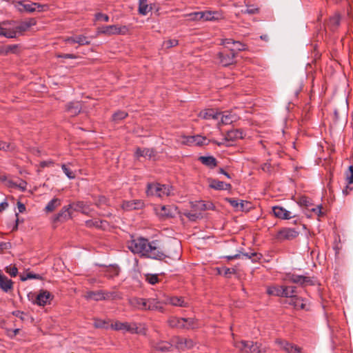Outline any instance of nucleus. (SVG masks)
Listing matches in <instances>:
<instances>
[{
	"instance_id": "61",
	"label": "nucleus",
	"mask_w": 353,
	"mask_h": 353,
	"mask_svg": "<svg viewBox=\"0 0 353 353\" xmlns=\"http://www.w3.org/2000/svg\"><path fill=\"white\" fill-rule=\"evenodd\" d=\"M28 279H41L42 277L41 276H40L39 274H33V273H28L26 274V277H21V280L22 281H25Z\"/></svg>"
},
{
	"instance_id": "15",
	"label": "nucleus",
	"mask_w": 353,
	"mask_h": 353,
	"mask_svg": "<svg viewBox=\"0 0 353 353\" xmlns=\"http://www.w3.org/2000/svg\"><path fill=\"white\" fill-rule=\"evenodd\" d=\"M288 280L294 283H299L301 285H313L312 281L310 277L292 274L288 276Z\"/></svg>"
},
{
	"instance_id": "62",
	"label": "nucleus",
	"mask_w": 353,
	"mask_h": 353,
	"mask_svg": "<svg viewBox=\"0 0 353 353\" xmlns=\"http://www.w3.org/2000/svg\"><path fill=\"white\" fill-rule=\"evenodd\" d=\"M34 3L36 4V6L34 7L36 8V11L43 12L48 9V6L46 4H40L39 3Z\"/></svg>"
},
{
	"instance_id": "56",
	"label": "nucleus",
	"mask_w": 353,
	"mask_h": 353,
	"mask_svg": "<svg viewBox=\"0 0 353 353\" xmlns=\"http://www.w3.org/2000/svg\"><path fill=\"white\" fill-rule=\"evenodd\" d=\"M177 45H178V40H176V39H169L164 42V46L167 48H170L176 46Z\"/></svg>"
},
{
	"instance_id": "3",
	"label": "nucleus",
	"mask_w": 353,
	"mask_h": 353,
	"mask_svg": "<svg viewBox=\"0 0 353 353\" xmlns=\"http://www.w3.org/2000/svg\"><path fill=\"white\" fill-rule=\"evenodd\" d=\"M110 327L117 331H125L130 334H146V329H139L137 323L120 322L117 321L110 325Z\"/></svg>"
},
{
	"instance_id": "14",
	"label": "nucleus",
	"mask_w": 353,
	"mask_h": 353,
	"mask_svg": "<svg viewBox=\"0 0 353 353\" xmlns=\"http://www.w3.org/2000/svg\"><path fill=\"white\" fill-rule=\"evenodd\" d=\"M288 280L294 283H299L301 285H313L312 281L310 277L292 274L288 276Z\"/></svg>"
},
{
	"instance_id": "16",
	"label": "nucleus",
	"mask_w": 353,
	"mask_h": 353,
	"mask_svg": "<svg viewBox=\"0 0 353 353\" xmlns=\"http://www.w3.org/2000/svg\"><path fill=\"white\" fill-rule=\"evenodd\" d=\"M244 137V132L241 129H235L227 132L223 141H235Z\"/></svg>"
},
{
	"instance_id": "49",
	"label": "nucleus",
	"mask_w": 353,
	"mask_h": 353,
	"mask_svg": "<svg viewBox=\"0 0 353 353\" xmlns=\"http://www.w3.org/2000/svg\"><path fill=\"white\" fill-rule=\"evenodd\" d=\"M128 113L124 111H118L112 115V119L114 121H119L127 117Z\"/></svg>"
},
{
	"instance_id": "5",
	"label": "nucleus",
	"mask_w": 353,
	"mask_h": 353,
	"mask_svg": "<svg viewBox=\"0 0 353 353\" xmlns=\"http://www.w3.org/2000/svg\"><path fill=\"white\" fill-rule=\"evenodd\" d=\"M236 55L234 50L232 49H225L217 54L219 64L224 67L229 66L236 63Z\"/></svg>"
},
{
	"instance_id": "43",
	"label": "nucleus",
	"mask_w": 353,
	"mask_h": 353,
	"mask_svg": "<svg viewBox=\"0 0 353 353\" xmlns=\"http://www.w3.org/2000/svg\"><path fill=\"white\" fill-rule=\"evenodd\" d=\"M185 327L184 328L187 329H194L198 325L197 321L192 318H185Z\"/></svg>"
},
{
	"instance_id": "22",
	"label": "nucleus",
	"mask_w": 353,
	"mask_h": 353,
	"mask_svg": "<svg viewBox=\"0 0 353 353\" xmlns=\"http://www.w3.org/2000/svg\"><path fill=\"white\" fill-rule=\"evenodd\" d=\"M70 207L74 211L81 212L85 214H88L90 212V206L83 201L74 202L70 204Z\"/></svg>"
},
{
	"instance_id": "2",
	"label": "nucleus",
	"mask_w": 353,
	"mask_h": 353,
	"mask_svg": "<svg viewBox=\"0 0 353 353\" xmlns=\"http://www.w3.org/2000/svg\"><path fill=\"white\" fill-rule=\"evenodd\" d=\"M233 345L241 353H266L268 349L260 343L250 341H235Z\"/></svg>"
},
{
	"instance_id": "48",
	"label": "nucleus",
	"mask_w": 353,
	"mask_h": 353,
	"mask_svg": "<svg viewBox=\"0 0 353 353\" xmlns=\"http://www.w3.org/2000/svg\"><path fill=\"white\" fill-rule=\"evenodd\" d=\"M243 255L250 259L253 262L259 261L262 257V254L257 252L245 253Z\"/></svg>"
},
{
	"instance_id": "58",
	"label": "nucleus",
	"mask_w": 353,
	"mask_h": 353,
	"mask_svg": "<svg viewBox=\"0 0 353 353\" xmlns=\"http://www.w3.org/2000/svg\"><path fill=\"white\" fill-rule=\"evenodd\" d=\"M261 169L265 172L270 173L273 168L270 163L266 162L261 165Z\"/></svg>"
},
{
	"instance_id": "47",
	"label": "nucleus",
	"mask_w": 353,
	"mask_h": 353,
	"mask_svg": "<svg viewBox=\"0 0 353 353\" xmlns=\"http://www.w3.org/2000/svg\"><path fill=\"white\" fill-rule=\"evenodd\" d=\"M297 203L301 206H305L306 208H309L312 205L310 199L305 196L299 197Z\"/></svg>"
},
{
	"instance_id": "12",
	"label": "nucleus",
	"mask_w": 353,
	"mask_h": 353,
	"mask_svg": "<svg viewBox=\"0 0 353 353\" xmlns=\"http://www.w3.org/2000/svg\"><path fill=\"white\" fill-rule=\"evenodd\" d=\"M36 23L37 21L34 18H30L26 21H21L19 24H17L14 22L16 34L17 33L22 34L23 32L27 31L31 26H34Z\"/></svg>"
},
{
	"instance_id": "25",
	"label": "nucleus",
	"mask_w": 353,
	"mask_h": 353,
	"mask_svg": "<svg viewBox=\"0 0 353 353\" xmlns=\"http://www.w3.org/2000/svg\"><path fill=\"white\" fill-rule=\"evenodd\" d=\"M220 114V112H218L214 109H207L204 111L200 112L199 117L203 118V119H217Z\"/></svg>"
},
{
	"instance_id": "32",
	"label": "nucleus",
	"mask_w": 353,
	"mask_h": 353,
	"mask_svg": "<svg viewBox=\"0 0 353 353\" xmlns=\"http://www.w3.org/2000/svg\"><path fill=\"white\" fill-rule=\"evenodd\" d=\"M135 156L137 158H139L141 157H149L150 159L154 156V151L152 149L149 148H138L135 152Z\"/></svg>"
},
{
	"instance_id": "45",
	"label": "nucleus",
	"mask_w": 353,
	"mask_h": 353,
	"mask_svg": "<svg viewBox=\"0 0 353 353\" xmlns=\"http://www.w3.org/2000/svg\"><path fill=\"white\" fill-rule=\"evenodd\" d=\"M119 274V268L118 267L112 266L106 271V276L110 278H113L118 276Z\"/></svg>"
},
{
	"instance_id": "41",
	"label": "nucleus",
	"mask_w": 353,
	"mask_h": 353,
	"mask_svg": "<svg viewBox=\"0 0 353 353\" xmlns=\"http://www.w3.org/2000/svg\"><path fill=\"white\" fill-rule=\"evenodd\" d=\"M296 288L294 286H285L283 285V296L284 297H290V299H292V296H294Z\"/></svg>"
},
{
	"instance_id": "63",
	"label": "nucleus",
	"mask_w": 353,
	"mask_h": 353,
	"mask_svg": "<svg viewBox=\"0 0 353 353\" xmlns=\"http://www.w3.org/2000/svg\"><path fill=\"white\" fill-rule=\"evenodd\" d=\"M259 10L258 8H250L248 7L245 11H242L243 13L249 14H254L259 12Z\"/></svg>"
},
{
	"instance_id": "59",
	"label": "nucleus",
	"mask_w": 353,
	"mask_h": 353,
	"mask_svg": "<svg viewBox=\"0 0 353 353\" xmlns=\"http://www.w3.org/2000/svg\"><path fill=\"white\" fill-rule=\"evenodd\" d=\"M95 19L96 20H103L105 22L109 21V17L105 14L101 12L97 13L95 14Z\"/></svg>"
},
{
	"instance_id": "52",
	"label": "nucleus",
	"mask_w": 353,
	"mask_h": 353,
	"mask_svg": "<svg viewBox=\"0 0 353 353\" xmlns=\"http://www.w3.org/2000/svg\"><path fill=\"white\" fill-rule=\"evenodd\" d=\"M146 281L154 285L159 282V278L157 274H146Z\"/></svg>"
},
{
	"instance_id": "8",
	"label": "nucleus",
	"mask_w": 353,
	"mask_h": 353,
	"mask_svg": "<svg viewBox=\"0 0 353 353\" xmlns=\"http://www.w3.org/2000/svg\"><path fill=\"white\" fill-rule=\"evenodd\" d=\"M172 341L174 343L176 347L181 350L191 349L195 345V343L192 339L179 336L174 338Z\"/></svg>"
},
{
	"instance_id": "7",
	"label": "nucleus",
	"mask_w": 353,
	"mask_h": 353,
	"mask_svg": "<svg viewBox=\"0 0 353 353\" xmlns=\"http://www.w3.org/2000/svg\"><path fill=\"white\" fill-rule=\"evenodd\" d=\"M0 35L7 38H14L17 37L14 22H3L0 23Z\"/></svg>"
},
{
	"instance_id": "37",
	"label": "nucleus",
	"mask_w": 353,
	"mask_h": 353,
	"mask_svg": "<svg viewBox=\"0 0 353 353\" xmlns=\"http://www.w3.org/2000/svg\"><path fill=\"white\" fill-rule=\"evenodd\" d=\"M168 302L174 306L186 307L188 305L182 297L172 296L169 298Z\"/></svg>"
},
{
	"instance_id": "54",
	"label": "nucleus",
	"mask_w": 353,
	"mask_h": 353,
	"mask_svg": "<svg viewBox=\"0 0 353 353\" xmlns=\"http://www.w3.org/2000/svg\"><path fill=\"white\" fill-rule=\"evenodd\" d=\"M6 271L11 276H16L18 273L17 268L15 266H11V265L6 267Z\"/></svg>"
},
{
	"instance_id": "6",
	"label": "nucleus",
	"mask_w": 353,
	"mask_h": 353,
	"mask_svg": "<svg viewBox=\"0 0 353 353\" xmlns=\"http://www.w3.org/2000/svg\"><path fill=\"white\" fill-rule=\"evenodd\" d=\"M128 31L125 26H118L117 25L105 26L98 28V34L110 36L113 34H125Z\"/></svg>"
},
{
	"instance_id": "24",
	"label": "nucleus",
	"mask_w": 353,
	"mask_h": 353,
	"mask_svg": "<svg viewBox=\"0 0 353 353\" xmlns=\"http://www.w3.org/2000/svg\"><path fill=\"white\" fill-rule=\"evenodd\" d=\"M143 202L140 200L125 201L123 203V208L126 210L141 209L143 206Z\"/></svg>"
},
{
	"instance_id": "17",
	"label": "nucleus",
	"mask_w": 353,
	"mask_h": 353,
	"mask_svg": "<svg viewBox=\"0 0 353 353\" xmlns=\"http://www.w3.org/2000/svg\"><path fill=\"white\" fill-rule=\"evenodd\" d=\"M130 305L137 310H147L148 299L134 297L129 301Z\"/></svg>"
},
{
	"instance_id": "28",
	"label": "nucleus",
	"mask_w": 353,
	"mask_h": 353,
	"mask_svg": "<svg viewBox=\"0 0 353 353\" xmlns=\"http://www.w3.org/2000/svg\"><path fill=\"white\" fill-rule=\"evenodd\" d=\"M199 161L203 165L209 167L210 168H214L217 165V161L212 156H201L199 157Z\"/></svg>"
},
{
	"instance_id": "20",
	"label": "nucleus",
	"mask_w": 353,
	"mask_h": 353,
	"mask_svg": "<svg viewBox=\"0 0 353 353\" xmlns=\"http://www.w3.org/2000/svg\"><path fill=\"white\" fill-rule=\"evenodd\" d=\"M272 211L274 216L277 218L282 219H290L292 218L291 212L283 207L274 206L272 208Z\"/></svg>"
},
{
	"instance_id": "60",
	"label": "nucleus",
	"mask_w": 353,
	"mask_h": 353,
	"mask_svg": "<svg viewBox=\"0 0 353 353\" xmlns=\"http://www.w3.org/2000/svg\"><path fill=\"white\" fill-rule=\"evenodd\" d=\"M12 149L10 143L0 141V150L8 151Z\"/></svg>"
},
{
	"instance_id": "64",
	"label": "nucleus",
	"mask_w": 353,
	"mask_h": 353,
	"mask_svg": "<svg viewBox=\"0 0 353 353\" xmlns=\"http://www.w3.org/2000/svg\"><path fill=\"white\" fill-rule=\"evenodd\" d=\"M12 314L19 318L22 321H24L26 320L25 314L23 312H21L20 310H16L12 312Z\"/></svg>"
},
{
	"instance_id": "38",
	"label": "nucleus",
	"mask_w": 353,
	"mask_h": 353,
	"mask_svg": "<svg viewBox=\"0 0 353 353\" xmlns=\"http://www.w3.org/2000/svg\"><path fill=\"white\" fill-rule=\"evenodd\" d=\"M203 21H213L219 19V14L217 12L205 11L201 12Z\"/></svg>"
},
{
	"instance_id": "19",
	"label": "nucleus",
	"mask_w": 353,
	"mask_h": 353,
	"mask_svg": "<svg viewBox=\"0 0 353 353\" xmlns=\"http://www.w3.org/2000/svg\"><path fill=\"white\" fill-rule=\"evenodd\" d=\"M290 305H293L296 309L298 310H308L307 307L306 301L301 297H299L296 295L290 299L288 302Z\"/></svg>"
},
{
	"instance_id": "33",
	"label": "nucleus",
	"mask_w": 353,
	"mask_h": 353,
	"mask_svg": "<svg viewBox=\"0 0 353 353\" xmlns=\"http://www.w3.org/2000/svg\"><path fill=\"white\" fill-rule=\"evenodd\" d=\"M340 23V17L338 14H335L331 17L327 23V26L332 31H335Z\"/></svg>"
},
{
	"instance_id": "30",
	"label": "nucleus",
	"mask_w": 353,
	"mask_h": 353,
	"mask_svg": "<svg viewBox=\"0 0 353 353\" xmlns=\"http://www.w3.org/2000/svg\"><path fill=\"white\" fill-rule=\"evenodd\" d=\"M236 119L237 117L236 114H232L230 112H225L221 117V122L224 125H228L236 121Z\"/></svg>"
},
{
	"instance_id": "44",
	"label": "nucleus",
	"mask_w": 353,
	"mask_h": 353,
	"mask_svg": "<svg viewBox=\"0 0 353 353\" xmlns=\"http://www.w3.org/2000/svg\"><path fill=\"white\" fill-rule=\"evenodd\" d=\"M189 21H199L202 19L201 12H194L185 15Z\"/></svg>"
},
{
	"instance_id": "40",
	"label": "nucleus",
	"mask_w": 353,
	"mask_h": 353,
	"mask_svg": "<svg viewBox=\"0 0 353 353\" xmlns=\"http://www.w3.org/2000/svg\"><path fill=\"white\" fill-rule=\"evenodd\" d=\"M147 310H159L163 312V307L160 305L159 301L155 299H148Z\"/></svg>"
},
{
	"instance_id": "34",
	"label": "nucleus",
	"mask_w": 353,
	"mask_h": 353,
	"mask_svg": "<svg viewBox=\"0 0 353 353\" xmlns=\"http://www.w3.org/2000/svg\"><path fill=\"white\" fill-rule=\"evenodd\" d=\"M102 293L104 297L103 300H117L122 299L121 294L116 291L109 292L102 290Z\"/></svg>"
},
{
	"instance_id": "11",
	"label": "nucleus",
	"mask_w": 353,
	"mask_h": 353,
	"mask_svg": "<svg viewBox=\"0 0 353 353\" xmlns=\"http://www.w3.org/2000/svg\"><path fill=\"white\" fill-rule=\"evenodd\" d=\"M299 235V232L294 229L284 228L281 230L277 234V239L279 240H292Z\"/></svg>"
},
{
	"instance_id": "13",
	"label": "nucleus",
	"mask_w": 353,
	"mask_h": 353,
	"mask_svg": "<svg viewBox=\"0 0 353 353\" xmlns=\"http://www.w3.org/2000/svg\"><path fill=\"white\" fill-rule=\"evenodd\" d=\"M348 170L349 172L346 174L345 179V187L343 189V194L345 196L349 194L350 192L352 190L350 185L353 183V165H350Z\"/></svg>"
},
{
	"instance_id": "23",
	"label": "nucleus",
	"mask_w": 353,
	"mask_h": 353,
	"mask_svg": "<svg viewBox=\"0 0 353 353\" xmlns=\"http://www.w3.org/2000/svg\"><path fill=\"white\" fill-rule=\"evenodd\" d=\"M81 109V103L79 101L70 102L66 105V111L72 117L80 113Z\"/></svg>"
},
{
	"instance_id": "50",
	"label": "nucleus",
	"mask_w": 353,
	"mask_h": 353,
	"mask_svg": "<svg viewBox=\"0 0 353 353\" xmlns=\"http://www.w3.org/2000/svg\"><path fill=\"white\" fill-rule=\"evenodd\" d=\"M94 326L96 328L107 329L108 327V323L105 320L95 319L94 322Z\"/></svg>"
},
{
	"instance_id": "51",
	"label": "nucleus",
	"mask_w": 353,
	"mask_h": 353,
	"mask_svg": "<svg viewBox=\"0 0 353 353\" xmlns=\"http://www.w3.org/2000/svg\"><path fill=\"white\" fill-rule=\"evenodd\" d=\"M95 205L99 208L108 205V200L104 196H100L95 202Z\"/></svg>"
},
{
	"instance_id": "57",
	"label": "nucleus",
	"mask_w": 353,
	"mask_h": 353,
	"mask_svg": "<svg viewBox=\"0 0 353 353\" xmlns=\"http://www.w3.org/2000/svg\"><path fill=\"white\" fill-rule=\"evenodd\" d=\"M35 6H36V4L34 3L24 4L23 8L27 12H33L36 11V8H34Z\"/></svg>"
},
{
	"instance_id": "1",
	"label": "nucleus",
	"mask_w": 353,
	"mask_h": 353,
	"mask_svg": "<svg viewBox=\"0 0 353 353\" xmlns=\"http://www.w3.org/2000/svg\"><path fill=\"white\" fill-rule=\"evenodd\" d=\"M128 248L134 253L155 260L163 261L166 258L176 260L180 258L179 252L174 254H165L161 250L157 241L149 242L147 239L144 238L132 240L129 243Z\"/></svg>"
},
{
	"instance_id": "39",
	"label": "nucleus",
	"mask_w": 353,
	"mask_h": 353,
	"mask_svg": "<svg viewBox=\"0 0 353 353\" xmlns=\"http://www.w3.org/2000/svg\"><path fill=\"white\" fill-rule=\"evenodd\" d=\"M61 205V200L54 198L52 199L46 206L45 210L46 212H53L57 207Z\"/></svg>"
},
{
	"instance_id": "10",
	"label": "nucleus",
	"mask_w": 353,
	"mask_h": 353,
	"mask_svg": "<svg viewBox=\"0 0 353 353\" xmlns=\"http://www.w3.org/2000/svg\"><path fill=\"white\" fill-rule=\"evenodd\" d=\"M275 342L281 349L288 353H301V348L296 345H293L281 339H276Z\"/></svg>"
},
{
	"instance_id": "29",
	"label": "nucleus",
	"mask_w": 353,
	"mask_h": 353,
	"mask_svg": "<svg viewBox=\"0 0 353 353\" xmlns=\"http://www.w3.org/2000/svg\"><path fill=\"white\" fill-rule=\"evenodd\" d=\"M168 323L172 327L183 328L185 327V318L172 316L168 319Z\"/></svg>"
},
{
	"instance_id": "9",
	"label": "nucleus",
	"mask_w": 353,
	"mask_h": 353,
	"mask_svg": "<svg viewBox=\"0 0 353 353\" xmlns=\"http://www.w3.org/2000/svg\"><path fill=\"white\" fill-rule=\"evenodd\" d=\"M53 296L51 293L47 290H41L39 293L37 295L36 299L34 303L37 304L40 306H44L52 299Z\"/></svg>"
},
{
	"instance_id": "21",
	"label": "nucleus",
	"mask_w": 353,
	"mask_h": 353,
	"mask_svg": "<svg viewBox=\"0 0 353 353\" xmlns=\"http://www.w3.org/2000/svg\"><path fill=\"white\" fill-rule=\"evenodd\" d=\"M151 346L156 350L166 352L171 350L172 345L167 341H159V342H150Z\"/></svg>"
},
{
	"instance_id": "36",
	"label": "nucleus",
	"mask_w": 353,
	"mask_h": 353,
	"mask_svg": "<svg viewBox=\"0 0 353 353\" xmlns=\"http://www.w3.org/2000/svg\"><path fill=\"white\" fill-rule=\"evenodd\" d=\"M267 292L270 295L283 296V285H274L268 288Z\"/></svg>"
},
{
	"instance_id": "53",
	"label": "nucleus",
	"mask_w": 353,
	"mask_h": 353,
	"mask_svg": "<svg viewBox=\"0 0 353 353\" xmlns=\"http://www.w3.org/2000/svg\"><path fill=\"white\" fill-rule=\"evenodd\" d=\"M61 168L65 173V174L69 178V179H74L75 178V174L67 167L66 165L63 164L61 165Z\"/></svg>"
},
{
	"instance_id": "18",
	"label": "nucleus",
	"mask_w": 353,
	"mask_h": 353,
	"mask_svg": "<svg viewBox=\"0 0 353 353\" xmlns=\"http://www.w3.org/2000/svg\"><path fill=\"white\" fill-rule=\"evenodd\" d=\"M70 204L62 208L61 210L56 215L54 219V221H65L71 217Z\"/></svg>"
},
{
	"instance_id": "42",
	"label": "nucleus",
	"mask_w": 353,
	"mask_h": 353,
	"mask_svg": "<svg viewBox=\"0 0 353 353\" xmlns=\"http://www.w3.org/2000/svg\"><path fill=\"white\" fill-rule=\"evenodd\" d=\"M236 270L233 268L224 267L222 269H218L219 274H223L224 276L229 278L231 274H235Z\"/></svg>"
},
{
	"instance_id": "55",
	"label": "nucleus",
	"mask_w": 353,
	"mask_h": 353,
	"mask_svg": "<svg viewBox=\"0 0 353 353\" xmlns=\"http://www.w3.org/2000/svg\"><path fill=\"white\" fill-rule=\"evenodd\" d=\"M206 141V138L200 135L195 136V142L194 145H203L205 144V141Z\"/></svg>"
},
{
	"instance_id": "35",
	"label": "nucleus",
	"mask_w": 353,
	"mask_h": 353,
	"mask_svg": "<svg viewBox=\"0 0 353 353\" xmlns=\"http://www.w3.org/2000/svg\"><path fill=\"white\" fill-rule=\"evenodd\" d=\"M152 7L148 4L147 0H139V13L141 15H146Z\"/></svg>"
},
{
	"instance_id": "46",
	"label": "nucleus",
	"mask_w": 353,
	"mask_h": 353,
	"mask_svg": "<svg viewBox=\"0 0 353 353\" xmlns=\"http://www.w3.org/2000/svg\"><path fill=\"white\" fill-rule=\"evenodd\" d=\"M76 43L80 46L90 45V41L88 40V38L84 35H76Z\"/></svg>"
},
{
	"instance_id": "26",
	"label": "nucleus",
	"mask_w": 353,
	"mask_h": 353,
	"mask_svg": "<svg viewBox=\"0 0 353 353\" xmlns=\"http://www.w3.org/2000/svg\"><path fill=\"white\" fill-rule=\"evenodd\" d=\"M83 296L87 300H94L96 301H103L104 299L102 290L86 292Z\"/></svg>"
},
{
	"instance_id": "31",
	"label": "nucleus",
	"mask_w": 353,
	"mask_h": 353,
	"mask_svg": "<svg viewBox=\"0 0 353 353\" xmlns=\"http://www.w3.org/2000/svg\"><path fill=\"white\" fill-rule=\"evenodd\" d=\"M210 186L215 190H230L231 185L216 179L212 180Z\"/></svg>"
},
{
	"instance_id": "4",
	"label": "nucleus",
	"mask_w": 353,
	"mask_h": 353,
	"mask_svg": "<svg viewBox=\"0 0 353 353\" xmlns=\"http://www.w3.org/2000/svg\"><path fill=\"white\" fill-rule=\"evenodd\" d=\"M146 194L148 196H157L162 197L170 194V188L165 185L159 183H148Z\"/></svg>"
},
{
	"instance_id": "27",
	"label": "nucleus",
	"mask_w": 353,
	"mask_h": 353,
	"mask_svg": "<svg viewBox=\"0 0 353 353\" xmlns=\"http://www.w3.org/2000/svg\"><path fill=\"white\" fill-rule=\"evenodd\" d=\"M85 225L88 228H97L105 230L108 226V222L106 221L94 219L88 220L85 221Z\"/></svg>"
}]
</instances>
